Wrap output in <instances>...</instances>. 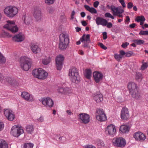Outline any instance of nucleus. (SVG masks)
Wrapping results in <instances>:
<instances>
[{
    "mask_svg": "<svg viewBox=\"0 0 148 148\" xmlns=\"http://www.w3.org/2000/svg\"><path fill=\"white\" fill-rule=\"evenodd\" d=\"M127 87L130 93L138 88L136 84L133 82H129Z\"/></svg>",
    "mask_w": 148,
    "mask_h": 148,
    "instance_id": "25",
    "label": "nucleus"
},
{
    "mask_svg": "<svg viewBox=\"0 0 148 148\" xmlns=\"http://www.w3.org/2000/svg\"><path fill=\"white\" fill-rule=\"evenodd\" d=\"M0 148H8V145L5 141H1L0 143Z\"/></svg>",
    "mask_w": 148,
    "mask_h": 148,
    "instance_id": "36",
    "label": "nucleus"
},
{
    "mask_svg": "<svg viewBox=\"0 0 148 148\" xmlns=\"http://www.w3.org/2000/svg\"><path fill=\"white\" fill-rule=\"evenodd\" d=\"M106 8L109 9H110L113 12L114 15L118 16L120 18L123 17L122 14L124 12V10L121 7L119 6L116 7L113 5L110 6L108 4L107 5Z\"/></svg>",
    "mask_w": 148,
    "mask_h": 148,
    "instance_id": "5",
    "label": "nucleus"
},
{
    "mask_svg": "<svg viewBox=\"0 0 148 148\" xmlns=\"http://www.w3.org/2000/svg\"><path fill=\"white\" fill-rule=\"evenodd\" d=\"M133 6V3L131 2H129L128 3L127 7L128 8L130 9L132 8Z\"/></svg>",
    "mask_w": 148,
    "mask_h": 148,
    "instance_id": "61",
    "label": "nucleus"
},
{
    "mask_svg": "<svg viewBox=\"0 0 148 148\" xmlns=\"http://www.w3.org/2000/svg\"><path fill=\"white\" fill-rule=\"evenodd\" d=\"M84 147L85 148H96L95 146L90 145H85L84 146Z\"/></svg>",
    "mask_w": 148,
    "mask_h": 148,
    "instance_id": "54",
    "label": "nucleus"
},
{
    "mask_svg": "<svg viewBox=\"0 0 148 148\" xmlns=\"http://www.w3.org/2000/svg\"><path fill=\"white\" fill-rule=\"evenodd\" d=\"M91 73L92 72L91 70L89 69H86L85 71L84 75L87 78L89 79L90 78Z\"/></svg>",
    "mask_w": 148,
    "mask_h": 148,
    "instance_id": "34",
    "label": "nucleus"
},
{
    "mask_svg": "<svg viewBox=\"0 0 148 148\" xmlns=\"http://www.w3.org/2000/svg\"><path fill=\"white\" fill-rule=\"evenodd\" d=\"M33 15L36 21H41L42 18V14L40 9L38 8L34 9Z\"/></svg>",
    "mask_w": 148,
    "mask_h": 148,
    "instance_id": "13",
    "label": "nucleus"
},
{
    "mask_svg": "<svg viewBox=\"0 0 148 148\" xmlns=\"http://www.w3.org/2000/svg\"><path fill=\"white\" fill-rule=\"evenodd\" d=\"M134 137L137 140L143 141L146 138L145 134L140 131L135 133L134 135Z\"/></svg>",
    "mask_w": 148,
    "mask_h": 148,
    "instance_id": "18",
    "label": "nucleus"
},
{
    "mask_svg": "<svg viewBox=\"0 0 148 148\" xmlns=\"http://www.w3.org/2000/svg\"><path fill=\"white\" fill-rule=\"evenodd\" d=\"M0 82L3 83H5L4 77L1 74H0Z\"/></svg>",
    "mask_w": 148,
    "mask_h": 148,
    "instance_id": "51",
    "label": "nucleus"
},
{
    "mask_svg": "<svg viewBox=\"0 0 148 148\" xmlns=\"http://www.w3.org/2000/svg\"><path fill=\"white\" fill-rule=\"evenodd\" d=\"M92 14H96L97 13V11L96 9L93 7H91L89 11Z\"/></svg>",
    "mask_w": 148,
    "mask_h": 148,
    "instance_id": "50",
    "label": "nucleus"
},
{
    "mask_svg": "<svg viewBox=\"0 0 148 148\" xmlns=\"http://www.w3.org/2000/svg\"><path fill=\"white\" fill-rule=\"evenodd\" d=\"M45 3L47 5H51L53 4L55 0H44Z\"/></svg>",
    "mask_w": 148,
    "mask_h": 148,
    "instance_id": "46",
    "label": "nucleus"
},
{
    "mask_svg": "<svg viewBox=\"0 0 148 148\" xmlns=\"http://www.w3.org/2000/svg\"><path fill=\"white\" fill-rule=\"evenodd\" d=\"M84 7L88 11H89L90 10L91 8L89 6L85 5H84Z\"/></svg>",
    "mask_w": 148,
    "mask_h": 148,
    "instance_id": "64",
    "label": "nucleus"
},
{
    "mask_svg": "<svg viewBox=\"0 0 148 148\" xmlns=\"http://www.w3.org/2000/svg\"><path fill=\"white\" fill-rule=\"evenodd\" d=\"M69 42L68 35L67 34L62 33L59 36V47L62 50L65 49Z\"/></svg>",
    "mask_w": 148,
    "mask_h": 148,
    "instance_id": "1",
    "label": "nucleus"
},
{
    "mask_svg": "<svg viewBox=\"0 0 148 148\" xmlns=\"http://www.w3.org/2000/svg\"><path fill=\"white\" fill-rule=\"evenodd\" d=\"M23 35L21 33H20L14 36L12 38L13 40L18 42L22 41L24 40Z\"/></svg>",
    "mask_w": 148,
    "mask_h": 148,
    "instance_id": "24",
    "label": "nucleus"
},
{
    "mask_svg": "<svg viewBox=\"0 0 148 148\" xmlns=\"http://www.w3.org/2000/svg\"><path fill=\"white\" fill-rule=\"evenodd\" d=\"M113 143L115 146L122 147H124L126 144L125 140L121 137L114 138Z\"/></svg>",
    "mask_w": 148,
    "mask_h": 148,
    "instance_id": "8",
    "label": "nucleus"
},
{
    "mask_svg": "<svg viewBox=\"0 0 148 148\" xmlns=\"http://www.w3.org/2000/svg\"><path fill=\"white\" fill-rule=\"evenodd\" d=\"M7 24L4 25L3 27L8 30H9L15 24L14 21H7Z\"/></svg>",
    "mask_w": 148,
    "mask_h": 148,
    "instance_id": "27",
    "label": "nucleus"
},
{
    "mask_svg": "<svg viewBox=\"0 0 148 148\" xmlns=\"http://www.w3.org/2000/svg\"><path fill=\"white\" fill-rule=\"evenodd\" d=\"M114 57L116 60L118 62L120 61L123 57V56H122V55L116 54H114Z\"/></svg>",
    "mask_w": 148,
    "mask_h": 148,
    "instance_id": "39",
    "label": "nucleus"
},
{
    "mask_svg": "<svg viewBox=\"0 0 148 148\" xmlns=\"http://www.w3.org/2000/svg\"><path fill=\"white\" fill-rule=\"evenodd\" d=\"M130 93L133 98L137 99H139L141 98V96L138 88L130 92Z\"/></svg>",
    "mask_w": 148,
    "mask_h": 148,
    "instance_id": "26",
    "label": "nucleus"
},
{
    "mask_svg": "<svg viewBox=\"0 0 148 148\" xmlns=\"http://www.w3.org/2000/svg\"><path fill=\"white\" fill-rule=\"evenodd\" d=\"M99 2L98 1H96L94 2L93 5L95 8H97L99 5Z\"/></svg>",
    "mask_w": 148,
    "mask_h": 148,
    "instance_id": "62",
    "label": "nucleus"
},
{
    "mask_svg": "<svg viewBox=\"0 0 148 148\" xmlns=\"http://www.w3.org/2000/svg\"><path fill=\"white\" fill-rule=\"evenodd\" d=\"M96 24L97 25H101L103 26H106L107 21L100 17H97L95 19Z\"/></svg>",
    "mask_w": 148,
    "mask_h": 148,
    "instance_id": "21",
    "label": "nucleus"
},
{
    "mask_svg": "<svg viewBox=\"0 0 148 148\" xmlns=\"http://www.w3.org/2000/svg\"><path fill=\"white\" fill-rule=\"evenodd\" d=\"M22 19L24 21V23L27 25H29L30 24L32 19L29 16L24 15L23 16Z\"/></svg>",
    "mask_w": 148,
    "mask_h": 148,
    "instance_id": "29",
    "label": "nucleus"
},
{
    "mask_svg": "<svg viewBox=\"0 0 148 148\" xmlns=\"http://www.w3.org/2000/svg\"><path fill=\"white\" fill-rule=\"evenodd\" d=\"M34 126L32 125H30L26 127V130L27 133L32 134L34 130Z\"/></svg>",
    "mask_w": 148,
    "mask_h": 148,
    "instance_id": "33",
    "label": "nucleus"
},
{
    "mask_svg": "<svg viewBox=\"0 0 148 148\" xmlns=\"http://www.w3.org/2000/svg\"><path fill=\"white\" fill-rule=\"evenodd\" d=\"M18 11V10L17 7L12 6L6 7L4 10L5 14L9 17H14L17 14Z\"/></svg>",
    "mask_w": 148,
    "mask_h": 148,
    "instance_id": "3",
    "label": "nucleus"
},
{
    "mask_svg": "<svg viewBox=\"0 0 148 148\" xmlns=\"http://www.w3.org/2000/svg\"><path fill=\"white\" fill-rule=\"evenodd\" d=\"M30 48L33 52L35 54L39 53L40 52V48L35 43H32L30 46Z\"/></svg>",
    "mask_w": 148,
    "mask_h": 148,
    "instance_id": "20",
    "label": "nucleus"
},
{
    "mask_svg": "<svg viewBox=\"0 0 148 148\" xmlns=\"http://www.w3.org/2000/svg\"><path fill=\"white\" fill-rule=\"evenodd\" d=\"M32 62L31 59L27 57H21L19 61L21 68L25 71H28L31 67Z\"/></svg>",
    "mask_w": 148,
    "mask_h": 148,
    "instance_id": "2",
    "label": "nucleus"
},
{
    "mask_svg": "<svg viewBox=\"0 0 148 148\" xmlns=\"http://www.w3.org/2000/svg\"><path fill=\"white\" fill-rule=\"evenodd\" d=\"M133 53L132 51H130L128 52L125 53V56L126 57H129L132 56Z\"/></svg>",
    "mask_w": 148,
    "mask_h": 148,
    "instance_id": "53",
    "label": "nucleus"
},
{
    "mask_svg": "<svg viewBox=\"0 0 148 148\" xmlns=\"http://www.w3.org/2000/svg\"><path fill=\"white\" fill-rule=\"evenodd\" d=\"M4 114L6 118L10 121H13L15 118V115L13 112L10 109H4Z\"/></svg>",
    "mask_w": 148,
    "mask_h": 148,
    "instance_id": "15",
    "label": "nucleus"
},
{
    "mask_svg": "<svg viewBox=\"0 0 148 148\" xmlns=\"http://www.w3.org/2000/svg\"><path fill=\"white\" fill-rule=\"evenodd\" d=\"M51 58L49 57L45 56L42 60V62L43 64L44 65H47L51 61Z\"/></svg>",
    "mask_w": 148,
    "mask_h": 148,
    "instance_id": "30",
    "label": "nucleus"
},
{
    "mask_svg": "<svg viewBox=\"0 0 148 148\" xmlns=\"http://www.w3.org/2000/svg\"><path fill=\"white\" fill-rule=\"evenodd\" d=\"M143 78L142 74L139 72H137L135 75V79L138 81H141Z\"/></svg>",
    "mask_w": 148,
    "mask_h": 148,
    "instance_id": "35",
    "label": "nucleus"
},
{
    "mask_svg": "<svg viewBox=\"0 0 148 148\" xmlns=\"http://www.w3.org/2000/svg\"><path fill=\"white\" fill-rule=\"evenodd\" d=\"M4 127V125L3 122H0V131L3 130Z\"/></svg>",
    "mask_w": 148,
    "mask_h": 148,
    "instance_id": "58",
    "label": "nucleus"
},
{
    "mask_svg": "<svg viewBox=\"0 0 148 148\" xmlns=\"http://www.w3.org/2000/svg\"><path fill=\"white\" fill-rule=\"evenodd\" d=\"M44 121V118L43 116H41L40 117L38 118V119H37L36 120V121L38 123H41Z\"/></svg>",
    "mask_w": 148,
    "mask_h": 148,
    "instance_id": "49",
    "label": "nucleus"
},
{
    "mask_svg": "<svg viewBox=\"0 0 148 148\" xmlns=\"http://www.w3.org/2000/svg\"><path fill=\"white\" fill-rule=\"evenodd\" d=\"M129 127L125 125H121L119 129L120 131L123 133H128L129 132Z\"/></svg>",
    "mask_w": 148,
    "mask_h": 148,
    "instance_id": "28",
    "label": "nucleus"
},
{
    "mask_svg": "<svg viewBox=\"0 0 148 148\" xmlns=\"http://www.w3.org/2000/svg\"><path fill=\"white\" fill-rule=\"evenodd\" d=\"M99 45L103 49L106 50L107 49V47L105 46L102 43H100Z\"/></svg>",
    "mask_w": 148,
    "mask_h": 148,
    "instance_id": "56",
    "label": "nucleus"
},
{
    "mask_svg": "<svg viewBox=\"0 0 148 148\" xmlns=\"http://www.w3.org/2000/svg\"><path fill=\"white\" fill-rule=\"evenodd\" d=\"M139 34L140 35H148V31L141 30L139 33Z\"/></svg>",
    "mask_w": 148,
    "mask_h": 148,
    "instance_id": "48",
    "label": "nucleus"
},
{
    "mask_svg": "<svg viewBox=\"0 0 148 148\" xmlns=\"http://www.w3.org/2000/svg\"><path fill=\"white\" fill-rule=\"evenodd\" d=\"M71 80L73 83L78 84L80 82V77L79 74L69 76Z\"/></svg>",
    "mask_w": 148,
    "mask_h": 148,
    "instance_id": "23",
    "label": "nucleus"
},
{
    "mask_svg": "<svg viewBox=\"0 0 148 148\" xmlns=\"http://www.w3.org/2000/svg\"><path fill=\"white\" fill-rule=\"evenodd\" d=\"M79 74L78 71L75 67H73L70 69L69 71V76L73 75Z\"/></svg>",
    "mask_w": 148,
    "mask_h": 148,
    "instance_id": "31",
    "label": "nucleus"
},
{
    "mask_svg": "<svg viewBox=\"0 0 148 148\" xmlns=\"http://www.w3.org/2000/svg\"><path fill=\"white\" fill-rule=\"evenodd\" d=\"M81 41H86V42H90V35L89 34H87L86 35L84 34L82 37L80 38Z\"/></svg>",
    "mask_w": 148,
    "mask_h": 148,
    "instance_id": "32",
    "label": "nucleus"
},
{
    "mask_svg": "<svg viewBox=\"0 0 148 148\" xmlns=\"http://www.w3.org/2000/svg\"><path fill=\"white\" fill-rule=\"evenodd\" d=\"M41 101L44 106L48 109L51 108L54 104L53 100L49 97L42 98Z\"/></svg>",
    "mask_w": 148,
    "mask_h": 148,
    "instance_id": "7",
    "label": "nucleus"
},
{
    "mask_svg": "<svg viewBox=\"0 0 148 148\" xmlns=\"http://www.w3.org/2000/svg\"><path fill=\"white\" fill-rule=\"evenodd\" d=\"M75 14V12L74 10H73L71 12V19L72 20H73L74 19V16Z\"/></svg>",
    "mask_w": 148,
    "mask_h": 148,
    "instance_id": "63",
    "label": "nucleus"
},
{
    "mask_svg": "<svg viewBox=\"0 0 148 148\" xmlns=\"http://www.w3.org/2000/svg\"><path fill=\"white\" fill-rule=\"evenodd\" d=\"M103 38L104 40L106 39L107 38V33L106 32H103Z\"/></svg>",
    "mask_w": 148,
    "mask_h": 148,
    "instance_id": "59",
    "label": "nucleus"
},
{
    "mask_svg": "<svg viewBox=\"0 0 148 148\" xmlns=\"http://www.w3.org/2000/svg\"><path fill=\"white\" fill-rule=\"evenodd\" d=\"M133 41L135 43L138 45H140L143 44L144 43V41L141 40H135Z\"/></svg>",
    "mask_w": 148,
    "mask_h": 148,
    "instance_id": "43",
    "label": "nucleus"
},
{
    "mask_svg": "<svg viewBox=\"0 0 148 148\" xmlns=\"http://www.w3.org/2000/svg\"><path fill=\"white\" fill-rule=\"evenodd\" d=\"M116 131L115 126L113 124H110L107 126L105 129L106 134L110 136H114Z\"/></svg>",
    "mask_w": 148,
    "mask_h": 148,
    "instance_id": "10",
    "label": "nucleus"
},
{
    "mask_svg": "<svg viewBox=\"0 0 148 148\" xmlns=\"http://www.w3.org/2000/svg\"><path fill=\"white\" fill-rule=\"evenodd\" d=\"M96 119L99 121L102 122L106 120V116L103 110L98 109L96 111Z\"/></svg>",
    "mask_w": 148,
    "mask_h": 148,
    "instance_id": "11",
    "label": "nucleus"
},
{
    "mask_svg": "<svg viewBox=\"0 0 148 148\" xmlns=\"http://www.w3.org/2000/svg\"><path fill=\"white\" fill-rule=\"evenodd\" d=\"M3 37L10 38L11 36L8 33L6 32H4L2 33Z\"/></svg>",
    "mask_w": 148,
    "mask_h": 148,
    "instance_id": "47",
    "label": "nucleus"
},
{
    "mask_svg": "<svg viewBox=\"0 0 148 148\" xmlns=\"http://www.w3.org/2000/svg\"><path fill=\"white\" fill-rule=\"evenodd\" d=\"M93 99L97 103H100L103 100L102 94L100 92H98L94 95Z\"/></svg>",
    "mask_w": 148,
    "mask_h": 148,
    "instance_id": "22",
    "label": "nucleus"
},
{
    "mask_svg": "<svg viewBox=\"0 0 148 148\" xmlns=\"http://www.w3.org/2000/svg\"><path fill=\"white\" fill-rule=\"evenodd\" d=\"M120 3L121 4L123 8L125 7L124 1L123 0H119Z\"/></svg>",
    "mask_w": 148,
    "mask_h": 148,
    "instance_id": "57",
    "label": "nucleus"
},
{
    "mask_svg": "<svg viewBox=\"0 0 148 148\" xmlns=\"http://www.w3.org/2000/svg\"><path fill=\"white\" fill-rule=\"evenodd\" d=\"M145 19L144 16H139L136 19V21L137 22H140V21H145Z\"/></svg>",
    "mask_w": 148,
    "mask_h": 148,
    "instance_id": "44",
    "label": "nucleus"
},
{
    "mask_svg": "<svg viewBox=\"0 0 148 148\" xmlns=\"http://www.w3.org/2000/svg\"><path fill=\"white\" fill-rule=\"evenodd\" d=\"M104 16L106 18H110L112 19H114V17L110 13H106L104 14Z\"/></svg>",
    "mask_w": 148,
    "mask_h": 148,
    "instance_id": "45",
    "label": "nucleus"
},
{
    "mask_svg": "<svg viewBox=\"0 0 148 148\" xmlns=\"http://www.w3.org/2000/svg\"><path fill=\"white\" fill-rule=\"evenodd\" d=\"M57 91L60 94L66 95L71 93L73 92V90L71 88L60 86L58 87Z\"/></svg>",
    "mask_w": 148,
    "mask_h": 148,
    "instance_id": "12",
    "label": "nucleus"
},
{
    "mask_svg": "<svg viewBox=\"0 0 148 148\" xmlns=\"http://www.w3.org/2000/svg\"><path fill=\"white\" fill-rule=\"evenodd\" d=\"M21 96L27 101L32 102L34 101V99L33 95L27 92L24 91L22 92Z\"/></svg>",
    "mask_w": 148,
    "mask_h": 148,
    "instance_id": "17",
    "label": "nucleus"
},
{
    "mask_svg": "<svg viewBox=\"0 0 148 148\" xmlns=\"http://www.w3.org/2000/svg\"><path fill=\"white\" fill-rule=\"evenodd\" d=\"M129 43L127 42H125L122 44L121 47L123 48H125L129 45Z\"/></svg>",
    "mask_w": 148,
    "mask_h": 148,
    "instance_id": "60",
    "label": "nucleus"
},
{
    "mask_svg": "<svg viewBox=\"0 0 148 148\" xmlns=\"http://www.w3.org/2000/svg\"><path fill=\"white\" fill-rule=\"evenodd\" d=\"M23 133L24 130L23 127L18 125L12 126L10 132L11 134L15 137H19Z\"/></svg>",
    "mask_w": 148,
    "mask_h": 148,
    "instance_id": "6",
    "label": "nucleus"
},
{
    "mask_svg": "<svg viewBox=\"0 0 148 148\" xmlns=\"http://www.w3.org/2000/svg\"><path fill=\"white\" fill-rule=\"evenodd\" d=\"M83 44L82 46L85 48H89L90 47L88 45L90 42H86V41H81Z\"/></svg>",
    "mask_w": 148,
    "mask_h": 148,
    "instance_id": "41",
    "label": "nucleus"
},
{
    "mask_svg": "<svg viewBox=\"0 0 148 148\" xmlns=\"http://www.w3.org/2000/svg\"><path fill=\"white\" fill-rule=\"evenodd\" d=\"M106 24V26L108 28H110L112 26V24L110 22H108L107 21Z\"/></svg>",
    "mask_w": 148,
    "mask_h": 148,
    "instance_id": "55",
    "label": "nucleus"
},
{
    "mask_svg": "<svg viewBox=\"0 0 148 148\" xmlns=\"http://www.w3.org/2000/svg\"><path fill=\"white\" fill-rule=\"evenodd\" d=\"M64 60L63 56L61 55H58L56 57V62L58 70H60L62 68Z\"/></svg>",
    "mask_w": 148,
    "mask_h": 148,
    "instance_id": "14",
    "label": "nucleus"
},
{
    "mask_svg": "<svg viewBox=\"0 0 148 148\" xmlns=\"http://www.w3.org/2000/svg\"><path fill=\"white\" fill-rule=\"evenodd\" d=\"M129 116L128 109L126 108H123L121 111V119L123 120L127 121L129 118Z\"/></svg>",
    "mask_w": 148,
    "mask_h": 148,
    "instance_id": "16",
    "label": "nucleus"
},
{
    "mask_svg": "<svg viewBox=\"0 0 148 148\" xmlns=\"http://www.w3.org/2000/svg\"><path fill=\"white\" fill-rule=\"evenodd\" d=\"M148 67V62H143L142 64L140 67L142 70H144Z\"/></svg>",
    "mask_w": 148,
    "mask_h": 148,
    "instance_id": "37",
    "label": "nucleus"
},
{
    "mask_svg": "<svg viewBox=\"0 0 148 148\" xmlns=\"http://www.w3.org/2000/svg\"><path fill=\"white\" fill-rule=\"evenodd\" d=\"M34 144L30 143H25L23 146V148H33Z\"/></svg>",
    "mask_w": 148,
    "mask_h": 148,
    "instance_id": "38",
    "label": "nucleus"
},
{
    "mask_svg": "<svg viewBox=\"0 0 148 148\" xmlns=\"http://www.w3.org/2000/svg\"><path fill=\"white\" fill-rule=\"evenodd\" d=\"M32 73L34 77L40 79H45L48 75V73L41 68L34 69Z\"/></svg>",
    "mask_w": 148,
    "mask_h": 148,
    "instance_id": "4",
    "label": "nucleus"
},
{
    "mask_svg": "<svg viewBox=\"0 0 148 148\" xmlns=\"http://www.w3.org/2000/svg\"><path fill=\"white\" fill-rule=\"evenodd\" d=\"M18 30V27L14 25L9 30L13 33H15L17 32Z\"/></svg>",
    "mask_w": 148,
    "mask_h": 148,
    "instance_id": "42",
    "label": "nucleus"
},
{
    "mask_svg": "<svg viewBox=\"0 0 148 148\" xmlns=\"http://www.w3.org/2000/svg\"><path fill=\"white\" fill-rule=\"evenodd\" d=\"M93 77L95 82L98 83L102 79L103 75L101 72L95 71L93 73Z\"/></svg>",
    "mask_w": 148,
    "mask_h": 148,
    "instance_id": "19",
    "label": "nucleus"
},
{
    "mask_svg": "<svg viewBox=\"0 0 148 148\" xmlns=\"http://www.w3.org/2000/svg\"><path fill=\"white\" fill-rule=\"evenodd\" d=\"M6 62L5 58L3 54L0 52V63L1 64L4 63Z\"/></svg>",
    "mask_w": 148,
    "mask_h": 148,
    "instance_id": "40",
    "label": "nucleus"
},
{
    "mask_svg": "<svg viewBox=\"0 0 148 148\" xmlns=\"http://www.w3.org/2000/svg\"><path fill=\"white\" fill-rule=\"evenodd\" d=\"M5 80H6V81L8 82L9 83L11 84L12 83V79L10 77H7L6 78H5Z\"/></svg>",
    "mask_w": 148,
    "mask_h": 148,
    "instance_id": "52",
    "label": "nucleus"
},
{
    "mask_svg": "<svg viewBox=\"0 0 148 148\" xmlns=\"http://www.w3.org/2000/svg\"><path fill=\"white\" fill-rule=\"evenodd\" d=\"M79 120L82 123L87 124L90 121V115L86 113H82L78 115Z\"/></svg>",
    "mask_w": 148,
    "mask_h": 148,
    "instance_id": "9",
    "label": "nucleus"
}]
</instances>
